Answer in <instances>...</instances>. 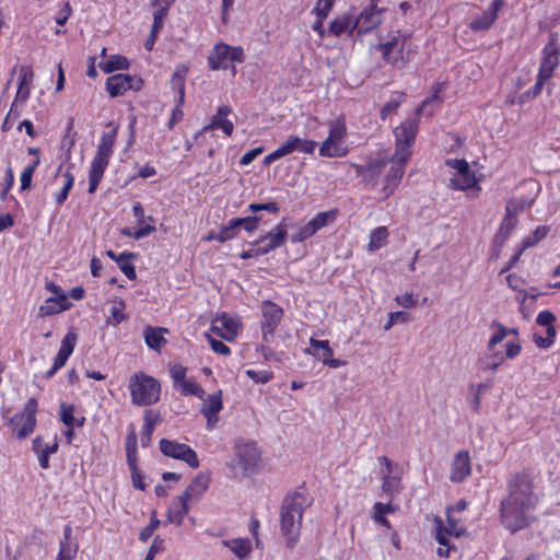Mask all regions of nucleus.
Listing matches in <instances>:
<instances>
[{"label":"nucleus","mask_w":560,"mask_h":560,"mask_svg":"<svg viewBox=\"0 0 560 560\" xmlns=\"http://www.w3.org/2000/svg\"><path fill=\"white\" fill-rule=\"evenodd\" d=\"M506 488L508 494L499 506L500 520L508 530L516 533L529 526L530 512L538 502L534 492V477L526 470L513 474L508 478Z\"/></svg>","instance_id":"obj_1"},{"label":"nucleus","mask_w":560,"mask_h":560,"mask_svg":"<svg viewBox=\"0 0 560 560\" xmlns=\"http://www.w3.org/2000/svg\"><path fill=\"white\" fill-rule=\"evenodd\" d=\"M311 505L307 490L300 488L287 493L280 509V529L287 538V546L293 548L300 537L302 517L305 509Z\"/></svg>","instance_id":"obj_2"},{"label":"nucleus","mask_w":560,"mask_h":560,"mask_svg":"<svg viewBox=\"0 0 560 560\" xmlns=\"http://www.w3.org/2000/svg\"><path fill=\"white\" fill-rule=\"evenodd\" d=\"M440 88H436L431 97L425 98L422 104L416 109V116H419L424 107L432 101L439 98ZM419 122L417 117L407 118L394 130L396 150L393 155V161L408 162L411 151L410 148L413 145L416 136L418 133Z\"/></svg>","instance_id":"obj_3"},{"label":"nucleus","mask_w":560,"mask_h":560,"mask_svg":"<svg viewBox=\"0 0 560 560\" xmlns=\"http://www.w3.org/2000/svg\"><path fill=\"white\" fill-rule=\"evenodd\" d=\"M261 454L253 441L240 440L234 446V456L228 463L234 476H252L259 469Z\"/></svg>","instance_id":"obj_4"},{"label":"nucleus","mask_w":560,"mask_h":560,"mask_svg":"<svg viewBox=\"0 0 560 560\" xmlns=\"http://www.w3.org/2000/svg\"><path fill=\"white\" fill-rule=\"evenodd\" d=\"M131 402L137 406H150L160 399V383L144 373H137L129 378Z\"/></svg>","instance_id":"obj_5"},{"label":"nucleus","mask_w":560,"mask_h":560,"mask_svg":"<svg viewBox=\"0 0 560 560\" xmlns=\"http://www.w3.org/2000/svg\"><path fill=\"white\" fill-rule=\"evenodd\" d=\"M408 38V35L396 31L389 35V38L385 43L378 44L376 48L382 51V56L388 65L397 69H402L410 60V51L405 50Z\"/></svg>","instance_id":"obj_6"},{"label":"nucleus","mask_w":560,"mask_h":560,"mask_svg":"<svg viewBox=\"0 0 560 560\" xmlns=\"http://www.w3.org/2000/svg\"><path fill=\"white\" fill-rule=\"evenodd\" d=\"M525 206L516 201L510 200L505 206V217L503 218L498 232L495 233L492 242V255L499 257L505 242L509 240L511 233L517 225V213L523 211Z\"/></svg>","instance_id":"obj_7"},{"label":"nucleus","mask_w":560,"mask_h":560,"mask_svg":"<svg viewBox=\"0 0 560 560\" xmlns=\"http://www.w3.org/2000/svg\"><path fill=\"white\" fill-rule=\"evenodd\" d=\"M244 61L243 48L231 47L226 44L219 43L212 47V70H231L232 77L236 74L234 62Z\"/></svg>","instance_id":"obj_8"},{"label":"nucleus","mask_w":560,"mask_h":560,"mask_svg":"<svg viewBox=\"0 0 560 560\" xmlns=\"http://www.w3.org/2000/svg\"><path fill=\"white\" fill-rule=\"evenodd\" d=\"M36 411L37 400L35 398H30L26 401L23 411L14 415L10 419V424L13 427L18 439H24L34 431L36 427Z\"/></svg>","instance_id":"obj_9"},{"label":"nucleus","mask_w":560,"mask_h":560,"mask_svg":"<svg viewBox=\"0 0 560 560\" xmlns=\"http://www.w3.org/2000/svg\"><path fill=\"white\" fill-rule=\"evenodd\" d=\"M559 63L560 47L558 45V35L556 33H551L549 36V42L545 45L541 51V60L538 73L550 79Z\"/></svg>","instance_id":"obj_10"},{"label":"nucleus","mask_w":560,"mask_h":560,"mask_svg":"<svg viewBox=\"0 0 560 560\" xmlns=\"http://www.w3.org/2000/svg\"><path fill=\"white\" fill-rule=\"evenodd\" d=\"M160 450L165 456L183 460L191 468H197L199 466L196 452L187 444L162 439L160 441Z\"/></svg>","instance_id":"obj_11"},{"label":"nucleus","mask_w":560,"mask_h":560,"mask_svg":"<svg viewBox=\"0 0 560 560\" xmlns=\"http://www.w3.org/2000/svg\"><path fill=\"white\" fill-rule=\"evenodd\" d=\"M336 217L337 212L332 210L317 213L306 224L301 226L296 233L291 235V241L293 243H299L310 238L329 222H334Z\"/></svg>","instance_id":"obj_12"},{"label":"nucleus","mask_w":560,"mask_h":560,"mask_svg":"<svg viewBox=\"0 0 560 560\" xmlns=\"http://www.w3.org/2000/svg\"><path fill=\"white\" fill-rule=\"evenodd\" d=\"M142 81L129 74H115L107 79L106 90L112 97L122 95L128 90H139Z\"/></svg>","instance_id":"obj_13"},{"label":"nucleus","mask_w":560,"mask_h":560,"mask_svg":"<svg viewBox=\"0 0 560 560\" xmlns=\"http://www.w3.org/2000/svg\"><path fill=\"white\" fill-rule=\"evenodd\" d=\"M240 323L236 318L226 313L212 318V334L226 340L233 341L238 334Z\"/></svg>","instance_id":"obj_14"},{"label":"nucleus","mask_w":560,"mask_h":560,"mask_svg":"<svg viewBox=\"0 0 560 560\" xmlns=\"http://www.w3.org/2000/svg\"><path fill=\"white\" fill-rule=\"evenodd\" d=\"M381 12L376 4L370 3L354 20L352 28L358 30L359 34L372 31L381 22Z\"/></svg>","instance_id":"obj_15"},{"label":"nucleus","mask_w":560,"mask_h":560,"mask_svg":"<svg viewBox=\"0 0 560 560\" xmlns=\"http://www.w3.org/2000/svg\"><path fill=\"white\" fill-rule=\"evenodd\" d=\"M386 166V160H374L366 165H354V170L355 174L361 177L365 184L376 186Z\"/></svg>","instance_id":"obj_16"},{"label":"nucleus","mask_w":560,"mask_h":560,"mask_svg":"<svg viewBox=\"0 0 560 560\" xmlns=\"http://www.w3.org/2000/svg\"><path fill=\"white\" fill-rule=\"evenodd\" d=\"M503 5V0H493L486 11L469 23V27L472 31L489 30L498 19V12Z\"/></svg>","instance_id":"obj_17"},{"label":"nucleus","mask_w":560,"mask_h":560,"mask_svg":"<svg viewBox=\"0 0 560 560\" xmlns=\"http://www.w3.org/2000/svg\"><path fill=\"white\" fill-rule=\"evenodd\" d=\"M283 310L271 301H265L261 306V329L275 330L281 322Z\"/></svg>","instance_id":"obj_18"},{"label":"nucleus","mask_w":560,"mask_h":560,"mask_svg":"<svg viewBox=\"0 0 560 560\" xmlns=\"http://www.w3.org/2000/svg\"><path fill=\"white\" fill-rule=\"evenodd\" d=\"M390 162L393 164L386 172L385 185L383 188L386 197L390 196L399 185L405 173V164L407 163L400 161H393V158L390 159Z\"/></svg>","instance_id":"obj_19"},{"label":"nucleus","mask_w":560,"mask_h":560,"mask_svg":"<svg viewBox=\"0 0 560 560\" xmlns=\"http://www.w3.org/2000/svg\"><path fill=\"white\" fill-rule=\"evenodd\" d=\"M470 460L468 452L460 451L455 456L452 470H451V480L453 482H462L467 476L470 475Z\"/></svg>","instance_id":"obj_20"},{"label":"nucleus","mask_w":560,"mask_h":560,"mask_svg":"<svg viewBox=\"0 0 560 560\" xmlns=\"http://www.w3.org/2000/svg\"><path fill=\"white\" fill-rule=\"evenodd\" d=\"M191 506L192 505L184 494L174 498L167 511L168 522L180 525L184 521V516L188 513Z\"/></svg>","instance_id":"obj_21"},{"label":"nucleus","mask_w":560,"mask_h":560,"mask_svg":"<svg viewBox=\"0 0 560 560\" xmlns=\"http://www.w3.org/2000/svg\"><path fill=\"white\" fill-rule=\"evenodd\" d=\"M209 483L210 476L200 474L191 481L183 494L187 498L190 504L194 505L205 494Z\"/></svg>","instance_id":"obj_22"},{"label":"nucleus","mask_w":560,"mask_h":560,"mask_svg":"<svg viewBox=\"0 0 560 560\" xmlns=\"http://www.w3.org/2000/svg\"><path fill=\"white\" fill-rule=\"evenodd\" d=\"M126 450H127L128 464H129L130 469H131L132 485L137 489L144 490L145 486L142 482L141 474H140V471L138 470V468L136 466V459H135L136 434L135 433H131L128 436Z\"/></svg>","instance_id":"obj_23"},{"label":"nucleus","mask_w":560,"mask_h":560,"mask_svg":"<svg viewBox=\"0 0 560 560\" xmlns=\"http://www.w3.org/2000/svg\"><path fill=\"white\" fill-rule=\"evenodd\" d=\"M288 237L287 228L284 224H278L272 231L266 233L257 241L252 243L253 246L258 244H264L265 242L269 243V248H278L282 246Z\"/></svg>","instance_id":"obj_24"},{"label":"nucleus","mask_w":560,"mask_h":560,"mask_svg":"<svg viewBox=\"0 0 560 560\" xmlns=\"http://www.w3.org/2000/svg\"><path fill=\"white\" fill-rule=\"evenodd\" d=\"M70 305L67 295L59 294V296L47 299L44 304L39 306L38 313L40 316H49L68 310Z\"/></svg>","instance_id":"obj_25"},{"label":"nucleus","mask_w":560,"mask_h":560,"mask_svg":"<svg viewBox=\"0 0 560 560\" xmlns=\"http://www.w3.org/2000/svg\"><path fill=\"white\" fill-rule=\"evenodd\" d=\"M77 343V334L73 331H69L65 338L61 341L60 349L55 357L54 364H56V368H62L68 358L71 355V353L74 350Z\"/></svg>","instance_id":"obj_26"},{"label":"nucleus","mask_w":560,"mask_h":560,"mask_svg":"<svg viewBox=\"0 0 560 560\" xmlns=\"http://www.w3.org/2000/svg\"><path fill=\"white\" fill-rule=\"evenodd\" d=\"M231 112L229 106H220L217 114L212 116V130L221 129L226 136H231L234 130L233 121L228 118Z\"/></svg>","instance_id":"obj_27"},{"label":"nucleus","mask_w":560,"mask_h":560,"mask_svg":"<svg viewBox=\"0 0 560 560\" xmlns=\"http://www.w3.org/2000/svg\"><path fill=\"white\" fill-rule=\"evenodd\" d=\"M310 343L313 347L314 352L318 348H323L322 360L325 365L337 369L345 364V362L339 359H332L334 351H332L331 347L329 346L328 340H317V339L311 338Z\"/></svg>","instance_id":"obj_28"},{"label":"nucleus","mask_w":560,"mask_h":560,"mask_svg":"<svg viewBox=\"0 0 560 560\" xmlns=\"http://www.w3.org/2000/svg\"><path fill=\"white\" fill-rule=\"evenodd\" d=\"M164 332H167L166 328H153L148 326L144 329V340L148 347L152 350L159 351L166 342L165 338L163 337Z\"/></svg>","instance_id":"obj_29"},{"label":"nucleus","mask_w":560,"mask_h":560,"mask_svg":"<svg viewBox=\"0 0 560 560\" xmlns=\"http://www.w3.org/2000/svg\"><path fill=\"white\" fill-rule=\"evenodd\" d=\"M75 407L73 405H65L60 406V420L68 428H80L84 424V417H75Z\"/></svg>","instance_id":"obj_30"},{"label":"nucleus","mask_w":560,"mask_h":560,"mask_svg":"<svg viewBox=\"0 0 560 560\" xmlns=\"http://www.w3.org/2000/svg\"><path fill=\"white\" fill-rule=\"evenodd\" d=\"M117 128H113L108 132H104L101 138V142L97 147L95 155L110 159L113 154V148L116 141Z\"/></svg>","instance_id":"obj_31"},{"label":"nucleus","mask_w":560,"mask_h":560,"mask_svg":"<svg viewBox=\"0 0 560 560\" xmlns=\"http://www.w3.org/2000/svg\"><path fill=\"white\" fill-rule=\"evenodd\" d=\"M187 68L178 66L171 78V85L176 91L179 105L183 104L185 97V77Z\"/></svg>","instance_id":"obj_32"},{"label":"nucleus","mask_w":560,"mask_h":560,"mask_svg":"<svg viewBox=\"0 0 560 560\" xmlns=\"http://www.w3.org/2000/svg\"><path fill=\"white\" fill-rule=\"evenodd\" d=\"M354 24L353 19L350 15H341L336 18L334 21L329 24V33L335 36H340L342 33L349 32V34H352V32L355 28H352Z\"/></svg>","instance_id":"obj_33"},{"label":"nucleus","mask_w":560,"mask_h":560,"mask_svg":"<svg viewBox=\"0 0 560 560\" xmlns=\"http://www.w3.org/2000/svg\"><path fill=\"white\" fill-rule=\"evenodd\" d=\"M287 144L289 145V150L290 152H295V151H299V152H303V153H313L315 148H316V142L314 140H308V139H302L300 137H296V136H290L287 140H285Z\"/></svg>","instance_id":"obj_34"},{"label":"nucleus","mask_w":560,"mask_h":560,"mask_svg":"<svg viewBox=\"0 0 560 560\" xmlns=\"http://www.w3.org/2000/svg\"><path fill=\"white\" fill-rule=\"evenodd\" d=\"M222 546L229 547L238 559H243L252 551V544L249 539H233L230 541H221Z\"/></svg>","instance_id":"obj_35"},{"label":"nucleus","mask_w":560,"mask_h":560,"mask_svg":"<svg viewBox=\"0 0 560 560\" xmlns=\"http://www.w3.org/2000/svg\"><path fill=\"white\" fill-rule=\"evenodd\" d=\"M388 230L386 226H378L372 231L369 241V250L375 252L386 245L388 238Z\"/></svg>","instance_id":"obj_36"},{"label":"nucleus","mask_w":560,"mask_h":560,"mask_svg":"<svg viewBox=\"0 0 560 560\" xmlns=\"http://www.w3.org/2000/svg\"><path fill=\"white\" fill-rule=\"evenodd\" d=\"M505 360L502 352H492L479 359L480 369L485 372L495 371Z\"/></svg>","instance_id":"obj_37"},{"label":"nucleus","mask_w":560,"mask_h":560,"mask_svg":"<svg viewBox=\"0 0 560 560\" xmlns=\"http://www.w3.org/2000/svg\"><path fill=\"white\" fill-rule=\"evenodd\" d=\"M475 174L469 171L465 175H454L450 179V187L458 190H466L468 188H472L476 185Z\"/></svg>","instance_id":"obj_38"},{"label":"nucleus","mask_w":560,"mask_h":560,"mask_svg":"<svg viewBox=\"0 0 560 560\" xmlns=\"http://www.w3.org/2000/svg\"><path fill=\"white\" fill-rule=\"evenodd\" d=\"M126 303L121 299H117L113 302L109 314L110 316L107 319V323L110 325H118L127 318L125 314Z\"/></svg>","instance_id":"obj_39"},{"label":"nucleus","mask_w":560,"mask_h":560,"mask_svg":"<svg viewBox=\"0 0 560 560\" xmlns=\"http://www.w3.org/2000/svg\"><path fill=\"white\" fill-rule=\"evenodd\" d=\"M396 508L394 505H392V503H387V504H384V503H381V502H376L374 504V515H373V518L376 523L389 528L390 527V523L389 521L386 518V514L387 513H393L395 512Z\"/></svg>","instance_id":"obj_40"},{"label":"nucleus","mask_w":560,"mask_h":560,"mask_svg":"<svg viewBox=\"0 0 560 560\" xmlns=\"http://www.w3.org/2000/svg\"><path fill=\"white\" fill-rule=\"evenodd\" d=\"M129 62L122 56H112L107 61L98 63V67L106 73H112L116 70L127 69Z\"/></svg>","instance_id":"obj_41"},{"label":"nucleus","mask_w":560,"mask_h":560,"mask_svg":"<svg viewBox=\"0 0 560 560\" xmlns=\"http://www.w3.org/2000/svg\"><path fill=\"white\" fill-rule=\"evenodd\" d=\"M436 523L439 524V527H438V530H436V535H435V539L436 541L445 547V548H439L436 553L438 556L440 557H450L451 556V550L452 549H455L454 546H451L448 539L446 538V533L445 530H443V525H442V521L441 520H436Z\"/></svg>","instance_id":"obj_42"},{"label":"nucleus","mask_w":560,"mask_h":560,"mask_svg":"<svg viewBox=\"0 0 560 560\" xmlns=\"http://www.w3.org/2000/svg\"><path fill=\"white\" fill-rule=\"evenodd\" d=\"M400 490V479L392 474L383 475L382 491L392 498L395 493Z\"/></svg>","instance_id":"obj_43"},{"label":"nucleus","mask_w":560,"mask_h":560,"mask_svg":"<svg viewBox=\"0 0 560 560\" xmlns=\"http://www.w3.org/2000/svg\"><path fill=\"white\" fill-rule=\"evenodd\" d=\"M548 233L547 226H538L536 230L528 236H526L521 246V252H524L527 248L535 246L540 240H542Z\"/></svg>","instance_id":"obj_44"},{"label":"nucleus","mask_w":560,"mask_h":560,"mask_svg":"<svg viewBox=\"0 0 560 560\" xmlns=\"http://www.w3.org/2000/svg\"><path fill=\"white\" fill-rule=\"evenodd\" d=\"M62 177H63V183H62L61 190L59 192H57L55 196L56 202L58 205H62L65 202V200L68 198L69 191L71 190L73 183H74L73 175L68 171L63 173Z\"/></svg>","instance_id":"obj_45"},{"label":"nucleus","mask_w":560,"mask_h":560,"mask_svg":"<svg viewBox=\"0 0 560 560\" xmlns=\"http://www.w3.org/2000/svg\"><path fill=\"white\" fill-rule=\"evenodd\" d=\"M260 221L261 217L255 214L245 218H235L233 219V224L237 225L238 229L243 228L247 232H254L257 230Z\"/></svg>","instance_id":"obj_46"},{"label":"nucleus","mask_w":560,"mask_h":560,"mask_svg":"<svg viewBox=\"0 0 560 560\" xmlns=\"http://www.w3.org/2000/svg\"><path fill=\"white\" fill-rule=\"evenodd\" d=\"M131 257H133V254L131 253L119 254L118 266L128 279L133 280L136 279L137 275L135 267L128 261V259Z\"/></svg>","instance_id":"obj_47"},{"label":"nucleus","mask_w":560,"mask_h":560,"mask_svg":"<svg viewBox=\"0 0 560 560\" xmlns=\"http://www.w3.org/2000/svg\"><path fill=\"white\" fill-rule=\"evenodd\" d=\"M78 552V545L70 541H60L57 560H74Z\"/></svg>","instance_id":"obj_48"},{"label":"nucleus","mask_w":560,"mask_h":560,"mask_svg":"<svg viewBox=\"0 0 560 560\" xmlns=\"http://www.w3.org/2000/svg\"><path fill=\"white\" fill-rule=\"evenodd\" d=\"M177 389L180 390L183 395H194L199 398H202L205 395V390L192 380H186L184 383H182Z\"/></svg>","instance_id":"obj_49"},{"label":"nucleus","mask_w":560,"mask_h":560,"mask_svg":"<svg viewBox=\"0 0 560 560\" xmlns=\"http://www.w3.org/2000/svg\"><path fill=\"white\" fill-rule=\"evenodd\" d=\"M493 326H497L498 330L490 337L487 348L492 351L494 347L503 341L508 336V328L498 322H493Z\"/></svg>","instance_id":"obj_50"},{"label":"nucleus","mask_w":560,"mask_h":560,"mask_svg":"<svg viewBox=\"0 0 560 560\" xmlns=\"http://www.w3.org/2000/svg\"><path fill=\"white\" fill-rule=\"evenodd\" d=\"M170 374L174 382V387H178L182 383H184L186 378V368L178 363L170 364Z\"/></svg>","instance_id":"obj_51"},{"label":"nucleus","mask_w":560,"mask_h":560,"mask_svg":"<svg viewBox=\"0 0 560 560\" xmlns=\"http://www.w3.org/2000/svg\"><path fill=\"white\" fill-rule=\"evenodd\" d=\"M58 450V443L55 440L52 444L45 445V447L37 454L38 462L42 468L47 469L49 467V456L56 453Z\"/></svg>","instance_id":"obj_52"},{"label":"nucleus","mask_w":560,"mask_h":560,"mask_svg":"<svg viewBox=\"0 0 560 560\" xmlns=\"http://www.w3.org/2000/svg\"><path fill=\"white\" fill-rule=\"evenodd\" d=\"M109 163V159L95 155L91 162L90 166V174L102 176L104 175V172Z\"/></svg>","instance_id":"obj_53"},{"label":"nucleus","mask_w":560,"mask_h":560,"mask_svg":"<svg viewBox=\"0 0 560 560\" xmlns=\"http://www.w3.org/2000/svg\"><path fill=\"white\" fill-rule=\"evenodd\" d=\"M346 135V126L340 121H334L330 125L327 139L334 143H338Z\"/></svg>","instance_id":"obj_54"},{"label":"nucleus","mask_w":560,"mask_h":560,"mask_svg":"<svg viewBox=\"0 0 560 560\" xmlns=\"http://www.w3.org/2000/svg\"><path fill=\"white\" fill-rule=\"evenodd\" d=\"M319 154L322 156L335 158L343 155V152H340L337 143H334L326 139L319 148Z\"/></svg>","instance_id":"obj_55"},{"label":"nucleus","mask_w":560,"mask_h":560,"mask_svg":"<svg viewBox=\"0 0 560 560\" xmlns=\"http://www.w3.org/2000/svg\"><path fill=\"white\" fill-rule=\"evenodd\" d=\"M237 231H238V228H237V225L233 224V219H232L229 222V224L225 228H223L217 236H214L212 234V240L215 238L220 242H225V241L234 237L236 235Z\"/></svg>","instance_id":"obj_56"},{"label":"nucleus","mask_w":560,"mask_h":560,"mask_svg":"<svg viewBox=\"0 0 560 560\" xmlns=\"http://www.w3.org/2000/svg\"><path fill=\"white\" fill-rule=\"evenodd\" d=\"M246 375L250 380H253L256 384H266L272 377V373L267 370H264V371L247 370Z\"/></svg>","instance_id":"obj_57"},{"label":"nucleus","mask_w":560,"mask_h":560,"mask_svg":"<svg viewBox=\"0 0 560 560\" xmlns=\"http://www.w3.org/2000/svg\"><path fill=\"white\" fill-rule=\"evenodd\" d=\"M447 525L443 527V530L450 536L459 537L464 529L458 527L457 521L451 516V509H447Z\"/></svg>","instance_id":"obj_58"},{"label":"nucleus","mask_w":560,"mask_h":560,"mask_svg":"<svg viewBox=\"0 0 560 560\" xmlns=\"http://www.w3.org/2000/svg\"><path fill=\"white\" fill-rule=\"evenodd\" d=\"M159 526H160V521L158 518H155L154 516H152L149 525L141 529V532L139 534V539L142 541L149 540L150 537L153 535V533L158 529Z\"/></svg>","instance_id":"obj_59"},{"label":"nucleus","mask_w":560,"mask_h":560,"mask_svg":"<svg viewBox=\"0 0 560 560\" xmlns=\"http://www.w3.org/2000/svg\"><path fill=\"white\" fill-rule=\"evenodd\" d=\"M167 15L166 7L158 8L153 13V33H159L163 27V20Z\"/></svg>","instance_id":"obj_60"},{"label":"nucleus","mask_w":560,"mask_h":560,"mask_svg":"<svg viewBox=\"0 0 560 560\" xmlns=\"http://www.w3.org/2000/svg\"><path fill=\"white\" fill-rule=\"evenodd\" d=\"M446 165L457 171L456 175H465L470 171L469 164L464 159L446 160Z\"/></svg>","instance_id":"obj_61"},{"label":"nucleus","mask_w":560,"mask_h":560,"mask_svg":"<svg viewBox=\"0 0 560 560\" xmlns=\"http://www.w3.org/2000/svg\"><path fill=\"white\" fill-rule=\"evenodd\" d=\"M549 79L541 75V74H537V80H536V83L534 84V86L528 90L524 96L527 97V98H535L536 96H538L541 91H542V88H544V84L548 81Z\"/></svg>","instance_id":"obj_62"},{"label":"nucleus","mask_w":560,"mask_h":560,"mask_svg":"<svg viewBox=\"0 0 560 560\" xmlns=\"http://www.w3.org/2000/svg\"><path fill=\"white\" fill-rule=\"evenodd\" d=\"M335 0H317L314 11L317 18L326 19L334 5Z\"/></svg>","instance_id":"obj_63"},{"label":"nucleus","mask_w":560,"mask_h":560,"mask_svg":"<svg viewBox=\"0 0 560 560\" xmlns=\"http://www.w3.org/2000/svg\"><path fill=\"white\" fill-rule=\"evenodd\" d=\"M164 549V541L163 539L160 537V536H156L151 546H150V549L147 553V557L144 560H153L154 557Z\"/></svg>","instance_id":"obj_64"}]
</instances>
